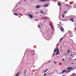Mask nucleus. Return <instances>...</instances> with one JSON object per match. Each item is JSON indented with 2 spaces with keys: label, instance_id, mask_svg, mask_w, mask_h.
Wrapping results in <instances>:
<instances>
[{
  "label": "nucleus",
  "instance_id": "nucleus-1",
  "mask_svg": "<svg viewBox=\"0 0 76 76\" xmlns=\"http://www.w3.org/2000/svg\"><path fill=\"white\" fill-rule=\"evenodd\" d=\"M59 28L61 31H64V28H63L61 26H60Z\"/></svg>",
  "mask_w": 76,
  "mask_h": 76
},
{
  "label": "nucleus",
  "instance_id": "nucleus-2",
  "mask_svg": "<svg viewBox=\"0 0 76 76\" xmlns=\"http://www.w3.org/2000/svg\"><path fill=\"white\" fill-rule=\"evenodd\" d=\"M27 16H28V17H30V18H33L32 16V15H31V14H28Z\"/></svg>",
  "mask_w": 76,
  "mask_h": 76
},
{
  "label": "nucleus",
  "instance_id": "nucleus-3",
  "mask_svg": "<svg viewBox=\"0 0 76 76\" xmlns=\"http://www.w3.org/2000/svg\"><path fill=\"white\" fill-rule=\"evenodd\" d=\"M72 70V67H69L67 69H66V70Z\"/></svg>",
  "mask_w": 76,
  "mask_h": 76
},
{
  "label": "nucleus",
  "instance_id": "nucleus-4",
  "mask_svg": "<svg viewBox=\"0 0 76 76\" xmlns=\"http://www.w3.org/2000/svg\"><path fill=\"white\" fill-rule=\"evenodd\" d=\"M48 4H46L44 5V7H48Z\"/></svg>",
  "mask_w": 76,
  "mask_h": 76
},
{
  "label": "nucleus",
  "instance_id": "nucleus-5",
  "mask_svg": "<svg viewBox=\"0 0 76 76\" xmlns=\"http://www.w3.org/2000/svg\"><path fill=\"white\" fill-rule=\"evenodd\" d=\"M64 39V37H63L62 38H61L60 39V40H59V42H61V41H62V39Z\"/></svg>",
  "mask_w": 76,
  "mask_h": 76
},
{
  "label": "nucleus",
  "instance_id": "nucleus-6",
  "mask_svg": "<svg viewBox=\"0 0 76 76\" xmlns=\"http://www.w3.org/2000/svg\"><path fill=\"white\" fill-rule=\"evenodd\" d=\"M70 33H71V34H69V38H70V37H73V35L72 34V33L70 32Z\"/></svg>",
  "mask_w": 76,
  "mask_h": 76
},
{
  "label": "nucleus",
  "instance_id": "nucleus-7",
  "mask_svg": "<svg viewBox=\"0 0 76 76\" xmlns=\"http://www.w3.org/2000/svg\"><path fill=\"white\" fill-rule=\"evenodd\" d=\"M66 72V70H63L62 71V73H61V74H64V73H65Z\"/></svg>",
  "mask_w": 76,
  "mask_h": 76
},
{
  "label": "nucleus",
  "instance_id": "nucleus-8",
  "mask_svg": "<svg viewBox=\"0 0 76 76\" xmlns=\"http://www.w3.org/2000/svg\"><path fill=\"white\" fill-rule=\"evenodd\" d=\"M40 12L42 14H45V13H44V12H43L42 11H40Z\"/></svg>",
  "mask_w": 76,
  "mask_h": 76
},
{
  "label": "nucleus",
  "instance_id": "nucleus-9",
  "mask_svg": "<svg viewBox=\"0 0 76 76\" xmlns=\"http://www.w3.org/2000/svg\"><path fill=\"white\" fill-rule=\"evenodd\" d=\"M60 53H59V52H57V53H56V55L57 56V55H58Z\"/></svg>",
  "mask_w": 76,
  "mask_h": 76
},
{
  "label": "nucleus",
  "instance_id": "nucleus-10",
  "mask_svg": "<svg viewBox=\"0 0 76 76\" xmlns=\"http://www.w3.org/2000/svg\"><path fill=\"white\" fill-rule=\"evenodd\" d=\"M39 1H47L45 0H40Z\"/></svg>",
  "mask_w": 76,
  "mask_h": 76
},
{
  "label": "nucleus",
  "instance_id": "nucleus-11",
  "mask_svg": "<svg viewBox=\"0 0 76 76\" xmlns=\"http://www.w3.org/2000/svg\"><path fill=\"white\" fill-rule=\"evenodd\" d=\"M73 18H72L70 19V20H72V22H74L75 21L73 20Z\"/></svg>",
  "mask_w": 76,
  "mask_h": 76
},
{
  "label": "nucleus",
  "instance_id": "nucleus-12",
  "mask_svg": "<svg viewBox=\"0 0 76 76\" xmlns=\"http://www.w3.org/2000/svg\"><path fill=\"white\" fill-rule=\"evenodd\" d=\"M50 26L51 27V28L52 29V30H53V26L51 25V24H50Z\"/></svg>",
  "mask_w": 76,
  "mask_h": 76
},
{
  "label": "nucleus",
  "instance_id": "nucleus-13",
  "mask_svg": "<svg viewBox=\"0 0 76 76\" xmlns=\"http://www.w3.org/2000/svg\"><path fill=\"white\" fill-rule=\"evenodd\" d=\"M58 4L59 6H61V4H60V2H58Z\"/></svg>",
  "mask_w": 76,
  "mask_h": 76
},
{
  "label": "nucleus",
  "instance_id": "nucleus-14",
  "mask_svg": "<svg viewBox=\"0 0 76 76\" xmlns=\"http://www.w3.org/2000/svg\"><path fill=\"white\" fill-rule=\"evenodd\" d=\"M14 15H15V16H19V15L15 13H14Z\"/></svg>",
  "mask_w": 76,
  "mask_h": 76
},
{
  "label": "nucleus",
  "instance_id": "nucleus-15",
  "mask_svg": "<svg viewBox=\"0 0 76 76\" xmlns=\"http://www.w3.org/2000/svg\"><path fill=\"white\" fill-rule=\"evenodd\" d=\"M36 7L37 8H39V7H40V6H36Z\"/></svg>",
  "mask_w": 76,
  "mask_h": 76
},
{
  "label": "nucleus",
  "instance_id": "nucleus-16",
  "mask_svg": "<svg viewBox=\"0 0 76 76\" xmlns=\"http://www.w3.org/2000/svg\"><path fill=\"white\" fill-rule=\"evenodd\" d=\"M20 2H19V3L18 4V5L19 7V6H20Z\"/></svg>",
  "mask_w": 76,
  "mask_h": 76
},
{
  "label": "nucleus",
  "instance_id": "nucleus-17",
  "mask_svg": "<svg viewBox=\"0 0 76 76\" xmlns=\"http://www.w3.org/2000/svg\"><path fill=\"white\" fill-rule=\"evenodd\" d=\"M15 12H18V9H16V10H14Z\"/></svg>",
  "mask_w": 76,
  "mask_h": 76
},
{
  "label": "nucleus",
  "instance_id": "nucleus-18",
  "mask_svg": "<svg viewBox=\"0 0 76 76\" xmlns=\"http://www.w3.org/2000/svg\"><path fill=\"white\" fill-rule=\"evenodd\" d=\"M59 51H60V50L59 49V48H58L57 49V52H59Z\"/></svg>",
  "mask_w": 76,
  "mask_h": 76
},
{
  "label": "nucleus",
  "instance_id": "nucleus-19",
  "mask_svg": "<svg viewBox=\"0 0 76 76\" xmlns=\"http://www.w3.org/2000/svg\"><path fill=\"white\" fill-rule=\"evenodd\" d=\"M45 72V70H43L42 72V73H45L46 72Z\"/></svg>",
  "mask_w": 76,
  "mask_h": 76
},
{
  "label": "nucleus",
  "instance_id": "nucleus-20",
  "mask_svg": "<svg viewBox=\"0 0 76 76\" xmlns=\"http://www.w3.org/2000/svg\"><path fill=\"white\" fill-rule=\"evenodd\" d=\"M56 51H57V50L56 49H55V50H54V53H56Z\"/></svg>",
  "mask_w": 76,
  "mask_h": 76
},
{
  "label": "nucleus",
  "instance_id": "nucleus-21",
  "mask_svg": "<svg viewBox=\"0 0 76 76\" xmlns=\"http://www.w3.org/2000/svg\"><path fill=\"white\" fill-rule=\"evenodd\" d=\"M66 13H67V12L66 11H64V12L63 14H66Z\"/></svg>",
  "mask_w": 76,
  "mask_h": 76
},
{
  "label": "nucleus",
  "instance_id": "nucleus-22",
  "mask_svg": "<svg viewBox=\"0 0 76 76\" xmlns=\"http://www.w3.org/2000/svg\"><path fill=\"white\" fill-rule=\"evenodd\" d=\"M47 64V62H45L43 64V65H44V64Z\"/></svg>",
  "mask_w": 76,
  "mask_h": 76
},
{
  "label": "nucleus",
  "instance_id": "nucleus-23",
  "mask_svg": "<svg viewBox=\"0 0 76 76\" xmlns=\"http://www.w3.org/2000/svg\"><path fill=\"white\" fill-rule=\"evenodd\" d=\"M47 70H48V69H46V70H45V73H46V72H47Z\"/></svg>",
  "mask_w": 76,
  "mask_h": 76
},
{
  "label": "nucleus",
  "instance_id": "nucleus-24",
  "mask_svg": "<svg viewBox=\"0 0 76 76\" xmlns=\"http://www.w3.org/2000/svg\"><path fill=\"white\" fill-rule=\"evenodd\" d=\"M69 34V32L66 33L64 35L65 36V35H67V34Z\"/></svg>",
  "mask_w": 76,
  "mask_h": 76
},
{
  "label": "nucleus",
  "instance_id": "nucleus-25",
  "mask_svg": "<svg viewBox=\"0 0 76 76\" xmlns=\"http://www.w3.org/2000/svg\"><path fill=\"white\" fill-rule=\"evenodd\" d=\"M38 28H41V26H39H39H38Z\"/></svg>",
  "mask_w": 76,
  "mask_h": 76
},
{
  "label": "nucleus",
  "instance_id": "nucleus-26",
  "mask_svg": "<svg viewBox=\"0 0 76 76\" xmlns=\"http://www.w3.org/2000/svg\"><path fill=\"white\" fill-rule=\"evenodd\" d=\"M26 71L25 70V72H24V75H25V73H26Z\"/></svg>",
  "mask_w": 76,
  "mask_h": 76
},
{
  "label": "nucleus",
  "instance_id": "nucleus-27",
  "mask_svg": "<svg viewBox=\"0 0 76 76\" xmlns=\"http://www.w3.org/2000/svg\"><path fill=\"white\" fill-rule=\"evenodd\" d=\"M75 76V74H72V76Z\"/></svg>",
  "mask_w": 76,
  "mask_h": 76
},
{
  "label": "nucleus",
  "instance_id": "nucleus-28",
  "mask_svg": "<svg viewBox=\"0 0 76 76\" xmlns=\"http://www.w3.org/2000/svg\"><path fill=\"white\" fill-rule=\"evenodd\" d=\"M19 76V74H17L15 76Z\"/></svg>",
  "mask_w": 76,
  "mask_h": 76
},
{
  "label": "nucleus",
  "instance_id": "nucleus-29",
  "mask_svg": "<svg viewBox=\"0 0 76 76\" xmlns=\"http://www.w3.org/2000/svg\"><path fill=\"white\" fill-rule=\"evenodd\" d=\"M59 9L60 10H61V7H60V8H59Z\"/></svg>",
  "mask_w": 76,
  "mask_h": 76
},
{
  "label": "nucleus",
  "instance_id": "nucleus-30",
  "mask_svg": "<svg viewBox=\"0 0 76 76\" xmlns=\"http://www.w3.org/2000/svg\"><path fill=\"white\" fill-rule=\"evenodd\" d=\"M62 17L63 18H64V15H62Z\"/></svg>",
  "mask_w": 76,
  "mask_h": 76
},
{
  "label": "nucleus",
  "instance_id": "nucleus-31",
  "mask_svg": "<svg viewBox=\"0 0 76 76\" xmlns=\"http://www.w3.org/2000/svg\"><path fill=\"white\" fill-rule=\"evenodd\" d=\"M68 53H70V50H69L68 51Z\"/></svg>",
  "mask_w": 76,
  "mask_h": 76
},
{
  "label": "nucleus",
  "instance_id": "nucleus-32",
  "mask_svg": "<svg viewBox=\"0 0 76 76\" xmlns=\"http://www.w3.org/2000/svg\"><path fill=\"white\" fill-rule=\"evenodd\" d=\"M70 56H73V54H70Z\"/></svg>",
  "mask_w": 76,
  "mask_h": 76
},
{
  "label": "nucleus",
  "instance_id": "nucleus-33",
  "mask_svg": "<svg viewBox=\"0 0 76 76\" xmlns=\"http://www.w3.org/2000/svg\"><path fill=\"white\" fill-rule=\"evenodd\" d=\"M54 64H56V61H54Z\"/></svg>",
  "mask_w": 76,
  "mask_h": 76
},
{
  "label": "nucleus",
  "instance_id": "nucleus-34",
  "mask_svg": "<svg viewBox=\"0 0 76 76\" xmlns=\"http://www.w3.org/2000/svg\"><path fill=\"white\" fill-rule=\"evenodd\" d=\"M66 6H69V4H66Z\"/></svg>",
  "mask_w": 76,
  "mask_h": 76
},
{
  "label": "nucleus",
  "instance_id": "nucleus-35",
  "mask_svg": "<svg viewBox=\"0 0 76 76\" xmlns=\"http://www.w3.org/2000/svg\"><path fill=\"white\" fill-rule=\"evenodd\" d=\"M47 75V74H46V73L44 74V76H45V75Z\"/></svg>",
  "mask_w": 76,
  "mask_h": 76
},
{
  "label": "nucleus",
  "instance_id": "nucleus-36",
  "mask_svg": "<svg viewBox=\"0 0 76 76\" xmlns=\"http://www.w3.org/2000/svg\"><path fill=\"white\" fill-rule=\"evenodd\" d=\"M64 59L63 58V59L62 60V61H64Z\"/></svg>",
  "mask_w": 76,
  "mask_h": 76
},
{
  "label": "nucleus",
  "instance_id": "nucleus-37",
  "mask_svg": "<svg viewBox=\"0 0 76 76\" xmlns=\"http://www.w3.org/2000/svg\"><path fill=\"white\" fill-rule=\"evenodd\" d=\"M45 19H47V18H47V17H45Z\"/></svg>",
  "mask_w": 76,
  "mask_h": 76
},
{
  "label": "nucleus",
  "instance_id": "nucleus-38",
  "mask_svg": "<svg viewBox=\"0 0 76 76\" xmlns=\"http://www.w3.org/2000/svg\"><path fill=\"white\" fill-rule=\"evenodd\" d=\"M68 71L69 72H70V70H68Z\"/></svg>",
  "mask_w": 76,
  "mask_h": 76
},
{
  "label": "nucleus",
  "instance_id": "nucleus-39",
  "mask_svg": "<svg viewBox=\"0 0 76 76\" xmlns=\"http://www.w3.org/2000/svg\"><path fill=\"white\" fill-rule=\"evenodd\" d=\"M72 64H74V63H72Z\"/></svg>",
  "mask_w": 76,
  "mask_h": 76
},
{
  "label": "nucleus",
  "instance_id": "nucleus-40",
  "mask_svg": "<svg viewBox=\"0 0 76 76\" xmlns=\"http://www.w3.org/2000/svg\"><path fill=\"white\" fill-rule=\"evenodd\" d=\"M53 1H56V0H53Z\"/></svg>",
  "mask_w": 76,
  "mask_h": 76
},
{
  "label": "nucleus",
  "instance_id": "nucleus-41",
  "mask_svg": "<svg viewBox=\"0 0 76 76\" xmlns=\"http://www.w3.org/2000/svg\"><path fill=\"white\" fill-rule=\"evenodd\" d=\"M16 6H17V7H18V4L17 5H16Z\"/></svg>",
  "mask_w": 76,
  "mask_h": 76
},
{
  "label": "nucleus",
  "instance_id": "nucleus-42",
  "mask_svg": "<svg viewBox=\"0 0 76 76\" xmlns=\"http://www.w3.org/2000/svg\"><path fill=\"white\" fill-rule=\"evenodd\" d=\"M50 0V1H54V0Z\"/></svg>",
  "mask_w": 76,
  "mask_h": 76
},
{
  "label": "nucleus",
  "instance_id": "nucleus-43",
  "mask_svg": "<svg viewBox=\"0 0 76 76\" xmlns=\"http://www.w3.org/2000/svg\"><path fill=\"white\" fill-rule=\"evenodd\" d=\"M65 72H66V73H67V72H66V71Z\"/></svg>",
  "mask_w": 76,
  "mask_h": 76
},
{
  "label": "nucleus",
  "instance_id": "nucleus-44",
  "mask_svg": "<svg viewBox=\"0 0 76 76\" xmlns=\"http://www.w3.org/2000/svg\"><path fill=\"white\" fill-rule=\"evenodd\" d=\"M50 61H49V63H50Z\"/></svg>",
  "mask_w": 76,
  "mask_h": 76
},
{
  "label": "nucleus",
  "instance_id": "nucleus-45",
  "mask_svg": "<svg viewBox=\"0 0 76 76\" xmlns=\"http://www.w3.org/2000/svg\"><path fill=\"white\" fill-rule=\"evenodd\" d=\"M24 76H26V75H24Z\"/></svg>",
  "mask_w": 76,
  "mask_h": 76
},
{
  "label": "nucleus",
  "instance_id": "nucleus-46",
  "mask_svg": "<svg viewBox=\"0 0 76 76\" xmlns=\"http://www.w3.org/2000/svg\"><path fill=\"white\" fill-rule=\"evenodd\" d=\"M75 9H76V7H75Z\"/></svg>",
  "mask_w": 76,
  "mask_h": 76
},
{
  "label": "nucleus",
  "instance_id": "nucleus-47",
  "mask_svg": "<svg viewBox=\"0 0 76 76\" xmlns=\"http://www.w3.org/2000/svg\"><path fill=\"white\" fill-rule=\"evenodd\" d=\"M12 12H13V10H12Z\"/></svg>",
  "mask_w": 76,
  "mask_h": 76
},
{
  "label": "nucleus",
  "instance_id": "nucleus-48",
  "mask_svg": "<svg viewBox=\"0 0 76 76\" xmlns=\"http://www.w3.org/2000/svg\"><path fill=\"white\" fill-rule=\"evenodd\" d=\"M58 47H57V48Z\"/></svg>",
  "mask_w": 76,
  "mask_h": 76
},
{
  "label": "nucleus",
  "instance_id": "nucleus-49",
  "mask_svg": "<svg viewBox=\"0 0 76 76\" xmlns=\"http://www.w3.org/2000/svg\"><path fill=\"white\" fill-rule=\"evenodd\" d=\"M60 14H61V12L60 13Z\"/></svg>",
  "mask_w": 76,
  "mask_h": 76
},
{
  "label": "nucleus",
  "instance_id": "nucleus-50",
  "mask_svg": "<svg viewBox=\"0 0 76 76\" xmlns=\"http://www.w3.org/2000/svg\"><path fill=\"white\" fill-rule=\"evenodd\" d=\"M67 50H68V49H67Z\"/></svg>",
  "mask_w": 76,
  "mask_h": 76
}]
</instances>
